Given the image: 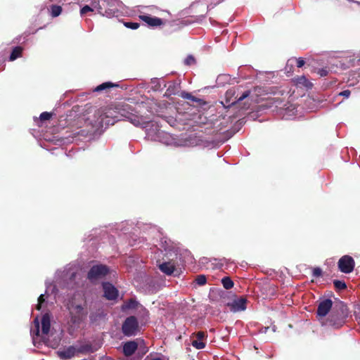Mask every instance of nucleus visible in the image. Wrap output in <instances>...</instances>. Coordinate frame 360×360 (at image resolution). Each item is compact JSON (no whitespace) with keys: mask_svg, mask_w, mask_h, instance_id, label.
Segmentation results:
<instances>
[{"mask_svg":"<svg viewBox=\"0 0 360 360\" xmlns=\"http://www.w3.org/2000/svg\"><path fill=\"white\" fill-rule=\"evenodd\" d=\"M348 314L347 307L343 302H336L331 310V313L327 319V323L335 328H340L344 323Z\"/></svg>","mask_w":360,"mask_h":360,"instance_id":"obj_1","label":"nucleus"},{"mask_svg":"<svg viewBox=\"0 0 360 360\" xmlns=\"http://www.w3.org/2000/svg\"><path fill=\"white\" fill-rule=\"evenodd\" d=\"M94 7L101 15L112 18L122 13L123 4L119 0H101Z\"/></svg>","mask_w":360,"mask_h":360,"instance_id":"obj_2","label":"nucleus"},{"mask_svg":"<svg viewBox=\"0 0 360 360\" xmlns=\"http://www.w3.org/2000/svg\"><path fill=\"white\" fill-rule=\"evenodd\" d=\"M98 119V132L101 134L103 131V127H107L109 125H113L116 122L120 120V116L118 115L117 107L108 106L105 108L101 113Z\"/></svg>","mask_w":360,"mask_h":360,"instance_id":"obj_3","label":"nucleus"},{"mask_svg":"<svg viewBox=\"0 0 360 360\" xmlns=\"http://www.w3.org/2000/svg\"><path fill=\"white\" fill-rule=\"evenodd\" d=\"M146 136L151 141H159L167 146H179L169 134L160 130L157 124H151L146 129Z\"/></svg>","mask_w":360,"mask_h":360,"instance_id":"obj_4","label":"nucleus"},{"mask_svg":"<svg viewBox=\"0 0 360 360\" xmlns=\"http://www.w3.org/2000/svg\"><path fill=\"white\" fill-rule=\"evenodd\" d=\"M117 107L118 115L120 116V120L127 119L134 126H139L141 124L139 117L133 113V110L129 105H118Z\"/></svg>","mask_w":360,"mask_h":360,"instance_id":"obj_5","label":"nucleus"},{"mask_svg":"<svg viewBox=\"0 0 360 360\" xmlns=\"http://www.w3.org/2000/svg\"><path fill=\"white\" fill-rule=\"evenodd\" d=\"M70 310V321L73 324H80L87 315V311L81 304H72Z\"/></svg>","mask_w":360,"mask_h":360,"instance_id":"obj_6","label":"nucleus"},{"mask_svg":"<svg viewBox=\"0 0 360 360\" xmlns=\"http://www.w3.org/2000/svg\"><path fill=\"white\" fill-rule=\"evenodd\" d=\"M139 329V322L134 316L127 317L122 323V331L125 336L135 335Z\"/></svg>","mask_w":360,"mask_h":360,"instance_id":"obj_7","label":"nucleus"},{"mask_svg":"<svg viewBox=\"0 0 360 360\" xmlns=\"http://www.w3.org/2000/svg\"><path fill=\"white\" fill-rule=\"evenodd\" d=\"M338 266L341 272L349 274L354 270L355 262L351 256L344 255L340 258Z\"/></svg>","mask_w":360,"mask_h":360,"instance_id":"obj_8","label":"nucleus"},{"mask_svg":"<svg viewBox=\"0 0 360 360\" xmlns=\"http://www.w3.org/2000/svg\"><path fill=\"white\" fill-rule=\"evenodd\" d=\"M109 273V269L103 264L93 266L88 272L87 278L92 281L106 276Z\"/></svg>","mask_w":360,"mask_h":360,"instance_id":"obj_9","label":"nucleus"},{"mask_svg":"<svg viewBox=\"0 0 360 360\" xmlns=\"http://www.w3.org/2000/svg\"><path fill=\"white\" fill-rule=\"evenodd\" d=\"M333 302L330 299H325L320 302L317 307V316L320 317L326 316L333 309Z\"/></svg>","mask_w":360,"mask_h":360,"instance_id":"obj_10","label":"nucleus"},{"mask_svg":"<svg viewBox=\"0 0 360 360\" xmlns=\"http://www.w3.org/2000/svg\"><path fill=\"white\" fill-rule=\"evenodd\" d=\"M103 289L104 292V297L108 300H114L118 296V290L110 283L105 282L103 283Z\"/></svg>","mask_w":360,"mask_h":360,"instance_id":"obj_11","label":"nucleus"},{"mask_svg":"<svg viewBox=\"0 0 360 360\" xmlns=\"http://www.w3.org/2000/svg\"><path fill=\"white\" fill-rule=\"evenodd\" d=\"M193 335L195 336L196 339L192 341L191 345L197 349H201L205 347V342H203L204 340H206L207 338V335L206 332L204 331H198L195 333H193Z\"/></svg>","mask_w":360,"mask_h":360,"instance_id":"obj_12","label":"nucleus"},{"mask_svg":"<svg viewBox=\"0 0 360 360\" xmlns=\"http://www.w3.org/2000/svg\"><path fill=\"white\" fill-rule=\"evenodd\" d=\"M247 299L245 297L235 299L231 304H228L231 311L233 312L244 311L246 309Z\"/></svg>","mask_w":360,"mask_h":360,"instance_id":"obj_13","label":"nucleus"},{"mask_svg":"<svg viewBox=\"0 0 360 360\" xmlns=\"http://www.w3.org/2000/svg\"><path fill=\"white\" fill-rule=\"evenodd\" d=\"M77 353V349L74 346H70L63 350L57 352L58 356L63 360H68L72 358Z\"/></svg>","mask_w":360,"mask_h":360,"instance_id":"obj_14","label":"nucleus"},{"mask_svg":"<svg viewBox=\"0 0 360 360\" xmlns=\"http://www.w3.org/2000/svg\"><path fill=\"white\" fill-rule=\"evenodd\" d=\"M139 18L150 27H158L163 24L161 18L157 17H152L148 15H140Z\"/></svg>","mask_w":360,"mask_h":360,"instance_id":"obj_15","label":"nucleus"},{"mask_svg":"<svg viewBox=\"0 0 360 360\" xmlns=\"http://www.w3.org/2000/svg\"><path fill=\"white\" fill-rule=\"evenodd\" d=\"M138 344L135 341H129L123 345V353L126 356H131L137 349Z\"/></svg>","mask_w":360,"mask_h":360,"instance_id":"obj_16","label":"nucleus"},{"mask_svg":"<svg viewBox=\"0 0 360 360\" xmlns=\"http://www.w3.org/2000/svg\"><path fill=\"white\" fill-rule=\"evenodd\" d=\"M51 328V319L49 314H45L41 318V331L44 335H48Z\"/></svg>","mask_w":360,"mask_h":360,"instance_id":"obj_17","label":"nucleus"},{"mask_svg":"<svg viewBox=\"0 0 360 360\" xmlns=\"http://www.w3.org/2000/svg\"><path fill=\"white\" fill-rule=\"evenodd\" d=\"M159 269L165 274L172 275L175 270V266L170 262H163L159 265Z\"/></svg>","mask_w":360,"mask_h":360,"instance_id":"obj_18","label":"nucleus"},{"mask_svg":"<svg viewBox=\"0 0 360 360\" xmlns=\"http://www.w3.org/2000/svg\"><path fill=\"white\" fill-rule=\"evenodd\" d=\"M115 86H118V84L112 83V82H104V83L98 85L94 89V91H103V90H105V89H110V88H112V87H115Z\"/></svg>","mask_w":360,"mask_h":360,"instance_id":"obj_19","label":"nucleus"},{"mask_svg":"<svg viewBox=\"0 0 360 360\" xmlns=\"http://www.w3.org/2000/svg\"><path fill=\"white\" fill-rule=\"evenodd\" d=\"M93 352L94 350L91 344L81 345L78 349H77V353L87 354Z\"/></svg>","mask_w":360,"mask_h":360,"instance_id":"obj_20","label":"nucleus"},{"mask_svg":"<svg viewBox=\"0 0 360 360\" xmlns=\"http://www.w3.org/2000/svg\"><path fill=\"white\" fill-rule=\"evenodd\" d=\"M22 51V49L20 46L15 47L13 49V51H12V52H11V53L10 55V57H9L10 60L11 61H13L16 58L20 57L21 56Z\"/></svg>","mask_w":360,"mask_h":360,"instance_id":"obj_21","label":"nucleus"},{"mask_svg":"<svg viewBox=\"0 0 360 360\" xmlns=\"http://www.w3.org/2000/svg\"><path fill=\"white\" fill-rule=\"evenodd\" d=\"M139 303L137 301H136L134 299H129L127 302H126L123 306L122 309H136L138 306Z\"/></svg>","mask_w":360,"mask_h":360,"instance_id":"obj_22","label":"nucleus"},{"mask_svg":"<svg viewBox=\"0 0 360 360\" xmlns=\"http://www.w3.org/2000/svg\"><path fill=\"white\" fill-rule=\"evenodd\" d=\"M221 283L224 288L226 290H229L233 287V282L229 276H225L221 279Z\"/></svg>","mask_w":360,"mask_h":360,"instance_id":"obj_23","label":"nucleus"},{"mask_svg":"<svg viewBox=\"0 0 360 360\" xmlns=\"http://www.w3.org/2000/svg\"><path fill=\"white\" fill-rule=\"evenodd\" d=\"M180 96L183 98L191 100L192 101L198 102L200 100L199 98H197L196 97L192 96L190 93L182 91L180 94Z\"/></svg>","mask_w":360,"mask_h":360,"instance_id":"obj_24","label":"nucleus"},{"mask_svg":"<svg viewBox=\"0 0 360 360\" xmlns=\"http://www.w3.org/2000/svg\"><path fill=\"white\" fill-rule=\"evenodd\" d=\"M333 284L336 290H342L347 288V285L345 282L340 281V280H334Z\"/></svg>","mask_w":360,"mask_h":360,"instance_id":"obj_25","label":"nucleus"},{"mask_svg":"<svg viewBox=\"0 0 360 360\" xmlns=\"http://www.w3.org/2000/svg\"><path fill=\"white\" fill-rule=\"evenodd\" d=\"M195 282L198 285H204L207 283V277L203 274L198 275L195 279Z\"/></svg>","mask_w":360,"mask_h":360,"instance_id":"obj_26","label":"nucleus"},{"mask_svg":"<svg viewBox=\"0 0 360 360\" xmlns=\"http://www.w3.org/2000/svg\"><path fill=\"white\" fill-rule=\"evenodd\" d=\"M51 15L53 17L58 16L62 11V8L60 6L53 5L51 8Z\"/></svg>","mask_w":360,"mask_h":360,"instance_id":"obj_27","label":"nucleus"},{"mask_svg":"<svg viewBox=\"0 0 360 360\" xmlns=\"http://www.w3.org/2000/svg\"><path fill=\"white\" fill-rule=\"evenodd\" d=\"M250 95V91H244L241 96H240L239 97L236 96L235 98V99L231 102V104H233L235 103L236 102H240L243 100H244L245 98H246L247 97H248Z\"/></svg>","mask_w":360,"mask_h":360,"instance_id":"obj_28","label":"nucleus"},{"mask_svg":"<svg viewBox=\"0 0 360 360\" xmlns=\"http://www.w3.org/2000/svg\"><path fill=\"white\" fill-rule=\"evenodd\" d=\"M124 25L127 28H130V29H132V30H136V29L139 28V23H138V22H127L124 23Z\"/></svg>","mask_w":360,"mask_h":360,"instance_id":"obj_29","label":"nucleus"},{"mask_svg":"<svg viewBox=\"0 0 360 360\" xmlns=\"http://www.w3.org/2000/svg\"><path fill=\"white\" fill-rule=\"evenodd\" d=\"M195 60L194 57L191 55L188 56L184 60V63L187 65H193L195 63Z\"/></svg>","mask_w":360,"mask_h":360,"instance_id":"obj_30","label":"nucleus"},{"mask_svg":"<svg viewBox=\"0 0 360 360\" xmlns=\"http://www.w3.org/2000/svg\"><path fill=\"white\" fill-rule=\"evenodd\" d=\"M322 275V270L319 267H315L313 269L312 276L315 278H319Z\"/></svg>","mask_w":360,"mask_h":360,"instance_id":"obj_31","label":"nucleus"},{"mask_svg":"<svg viewBox=\"0 0 360 360\" xmlns=\"http://www.w3.org/2000/svg\"><path fill=\"white\" fill-rule=\"evenodd\" d=\"M45 302L44 295L43 294L40 295L38 297V304L36 307L37 310H40L41 307V304Z\"/></svg>","mask_w":360,"mask_h":360,"instance_id":"obj_32","label":"nucleus"},{"mask_svg":"<svg viewBox=\"0 0 360 360\" xmlns=\"http://www.w3.org/2000/svg\"><path fill=\"white\" fill-rule=\"evenodd\" d=\"M93 11H94V9L91 7H90L88 5H86L83 8H82V9L80 10V14L82 15H83L86 14V13L91 12Z\"/></svg>","mask_w":360,"mask_h":360,"instance_id":"obj_33","label":"nucleus"},{"mask_svg":"<svg viewBox=\"0 0 360 360\" xmlns=\"http://www.w3.org/2000/svg\"><path fill=\"white\" fill-rule=\"evenodd\" d=\"M297 83L304 84L305 86H309L310 84L304 76H302L297 79Z\"/></svg>","mask_w":360,"mask_h":360,"instance_id":"obj_34","label":"nucleus"},{"mask_svg":"<svg viewBox=\"0 0 360 360\" xmlns=\"http://www.w3.org/2000/svg\"><path fill=\"white\" fill-rule=\"evenodd\" d=\"M51 117V114L48 112H44L40 115V120L42 121L49 120Z\"/></svg>","mask_w":360,"mask_h":360,"instance_id":"obj_35","label":"nucleus"},{"mask_svg":"<svg viewBox=\"0 0 360 360\" xmlns=\"http://www.w3.org/2000/svg\"><path fill=\"white\" fill-rule=\"evenodd\" d=\"M350 91L349 90H344L342 92L339 94L340 96H342L345 98H348L350 96Z\"/></svg>","mask_w":360,"mask_h":360,"instance_id":"obj_36","label":"nucleus"},{"mask_svg":"<svg viewBox=\"0 0 360 360\" xmlns=\"http://www.w3.org/2000/svg\"><path fill=\"white\" fill-rule=\"evenodd\" d=\"M304 63H305V61L302 58H299L297 60V66L298 68H302L304 65Z\"/></svg>","mask_w":360,"mask_h":360,"instance_id":"obj_37","label":"nucleus"},{"mask_svg":"<svg viewBox=\"0 0 360 360\" xmlns=\"http://www.w3.org/2000/svg\"><path fill=\"white\" fill-rule=\"evenodd\" d=\"M235 94V90L234 89H229L226 93V97L227 98H229L232 97Z\"/></svg>","mask_w":360,"mask_h":360,"instance_id":"obj_38","label":"nucleus"},{"mask_svg":"<svg viewBox=\"0 0 360 360\" xmlns=\"http://www.w3.org/2000/svg\"><path fill=\"white\" fill-rule=\"evenodd\" d=\"M328 70H326V69H320L319 70V74L320 75V76L321 77H325L328 75Z\"/></svg>","mask_w":360,"mask_h":360,"instance_id":"obj_39","label":"nucleus"},{"mask_svg":"<svg viewBox=\"0 0 360 360\" xmlns=\"http://www.w3.org/2000/svg\"><path fill=\"white\" fill-rule=\"evenodd\" d=\"M34 322L36 323V335H39V323L36 319Z\"/></svg>","mask_w":360,"mask_h":360,"instance_id":"obj_40","label":"nucleus"},{"mask_svg":"<svg viewBox=\"0 0 360 360\" xmlns=\"http://www.w3.org/2000/svg\"><path fill=\"white\" fill-rule=\"evenodd\" d=\"M90 319H91V321L92 322L95 321V319H94V317H93V315H91V316H90Z\"/></svg>","mask_w":360,"mask_h":360,"instance_id":"obj_41","label":"nucleus"},{"mask_svg":"<svg viewBox=\"0 0 360 360\" xmlns=\"http://www.w3.org/2000/svg\"><path fill=\"white\" fill-rule=\"evenodd\" d=\"M151 360H162V359L159 358V357H158V358H154V359H153Z\"/></svg>","mask_w":360,"mask_h":360,"instance_id":"obj_42","label":"nucleus"}]
</instances>
